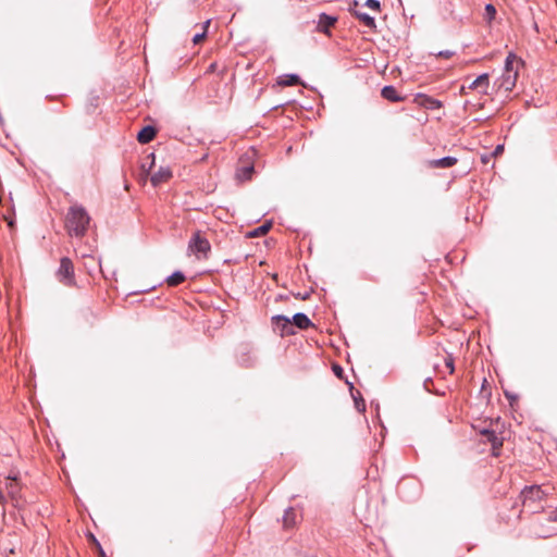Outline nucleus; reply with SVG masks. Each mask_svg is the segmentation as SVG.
<instances>
[{
	"mask_svg": "<svg viewBox=\"0 0 557 557\" xmlns=\"http://www.w3.org/2000/svg\"><path fill=\"white\" fill-rule=\"evenodd\" d=\"M490 85L488 74L478 76L470 85L469 89H481V92L486 95Z\"/></svg>",
	"mask_w": 557,
	"mask_h": 557,
	"instance_id": "14",
	"label": "nucleus"
},
{
	"mask_svg": "<svg viewBox=\"0 0 557 557\" xmlns=\"http://www.w3.org/2000/svg\"><path fill=\"white\" fill-rule=\"evenodd\" d=\"M272 323L280 330L281 336L290 335L294 333L292 329V320L285 315L273 317Z\"/></svg>",
	"mask_w": 557,
	"mask_h": 557,
	"instance_id": "9",
	"label": "nucleus"
},
{
	"mask_svg": "<svg viewBox=\"0 0 557 557\" xmlns=\"http://www.w3.org/2000/svg\"><path fill=\"white\" fill-rule=\"evenodd\" d=\"M500 150H503V147H502V146H498V147L496 148V152H500Z\"/></svg>",
	"mask_w": 557,
	"mask_h": 557,
	"instance_id": "34",
	"label": "nucleus"
},
{
	"mask_svg": "<svg viewBox=\"0 0 557 557\" xmlns=\"http://www.w3.org/2000/svg\"><path fill=\"white\" fill-rule=\"evenodd\" d=\"M337 18L325 13L320 14L317 29L326 35L330 34V28L334 26Z\"/></svg>",
	"mask_w": 557,
	"mask_h": 557,
	"instance_id": "12",
	"label": "nucleus"
},
{
	"mask_svg": "<svg viewBox=\"0 0 557 557\" xmlns=\"http://www.w3.org/2000/svg\"><path fill=\"white\" fill-rule=\"evenodd\" d=\"M295 325L300 330H307L311 325V321L304 313H296L292 319V326Z\"/></svg>",
	"mask_w": 557,
	"mask_h": 557,
	"instance_id": "17",
	"label": "nucleus"
},
{
	"mask_svg": "<svg viewBox=\"0 0 557 557\" xmlns=\"http://www.w3.org/2000/svg\"><path fill=\"white\" fill-rule=\"evenodd\" d=\"M481 434L486 438V442L491 443L493 454L497 456L498 450L503 446V440L499 438L494 431L483 430L481 431Z\"/></svg>",
	"mask_w": 557,
	"mask_h": 557,
	"instance_id": "13",
	"label": "nucleus"
},
{
	"mask_svg": "<svg viewBox=\"0 0 557 557\" xmlns=\"http://www.w3.org/2000/svg\"><path fill=\"white\" fill-rule=\"evenodd\" d=\"M271 227H272V223L271 222H265L261 226L250 231L247 234V237L255 238V237L263 236V235H265L271 230Z\"/></svg>",
	"mask_w": 557,
	"mask_h": 557,
	"instance_id": "19",
	"label": "nucleus"
},
{
	"mask_svg": "<svg viewBox=\"0 0 557 557\" xmlns=\"http://www.w3.org/2000/svg\"><path fill=\"white\" fill-rule=\"evenodd\" d=\"M413 102L422 108L435 110L442 108V102L434 98H431L424 94H418L413 98Z\"/></svg>",
	"mask_w": 557,
	"mask_h": 557,
	"instance_id": "8",
	"label": "nucleus"
},
{
	"mask_svg": "<svg viewBox=\"0 0 557 557\" xmlns=\"http://www.w3.org/2000/svg\"><path fill=\"white\" fill-rule=\"evenodd\" d=\"M461 94H466V87L465 86L461 87Z\"/></svg>",
	"mask_w": 557,
	"mask_h": 557,
	"instance_id": "35",
	"label": "nucleus"
},
{
	"mask_svg": "<svg viewBox=\"0 0 557 557\" xmlns=\"http://www.w3.org/2000/svg\"><path fill=\"white\" fill-rule=\"evenodd\" d=\"M277 83H278V85H282V86H294V85L301 84L300 78L294 74L284 75V76L280 77Z\"/></svg>",
	"mask_w": 557,
	"mask_h": 557,
	"instance_id": "20",
	"label": "nucleus"
},
{
	"mask_svg": "<svg viewBox=\"0 0 557 557\" xmlns=\"http://www.w3.org/2000/svg\"><path fill=\"white\" fill-rule=\"evenodd\" d=\"M5 220H7V222H8V225H9L11 228H13V227H14V221H13V220H11V219H8L7 216H5Z\"/></svg>",
	"mask_w": 557,
	"mask_h": 557,
	"instance_id": "32",
	"label": "nucleus"
},
{
	"mask_svg": "<svg viewBox=\"0 0 557 557\" xmlns=\"http://www.w3.org/2000/svg\"><path fill=\"white\" fill-rule=\"evenodd\" d=\"M253 153L246 154L245 158L240 159L238 168L236 170V178L238 181H248L251 178V175L253 173V164L251 163V158Z\"/></svg>",
	"mask_w": 557,
	"mask_h": 557,
	"instance_id": "5",
	"label": "nucleus"
},
{
	"mask_svg": "<svg viewBox=\"0 0 557 557\" xmlns=\"http://www.w3.org/2000/svg\"><path fill=\"white\" fill-rule=\"evenodd\" d=\"M381 95L384 99L392 101V102H400L404 101L405 98L399 96L396 88L393 86H385L381 90Z\"/></svg>",
	"mask_w": 557,
	"mask_h": 557,
	"instance_id": "16",
	"label": "nucleus"
},
{
	"mask_svg": "<svg viewBox=\"0 0 557 557\" xmlns=\"http://www.w3.org/2000/svg\"><path fill=\"white\" fill-rule=\"evenodd\" d=\"M495 15H496V9L493 4H486L485 5V13H484V18L488 22H491L492 20L495 18Z\"/></svg>",
	"mask_w": 557,
	"mask_h": 557,
	"instance_id": "24",
	"label": "nucleus"
},
{
	"mask_svg": "<svg viewBox=\"0 0 557 557\" xmlns=\"http://www.w3.org/2000/svg\"><path fill=\"white\" fill-rule=\"evenodd\" d=\"M185 281V276L182 272H175L168 277L166 283L169 286H177Z\"/></svg>",
	"mask_w": 557,
	"mask_h": 557,
	"instance_id": "22",
	"label": "nucleus"
},
{
	"mask_svg": "<svg viewBox=\"0 0 557 557\" xmlns=\"http://www.w3.org/2000/svg\"><path fill=\"white\" fill-rule=\"evenodd\" d=\"M519 65L520 60L516 55L509 54L507 57L505 62V71L498 79V88L504 89L505 91H511L513 89L518 78Z\"/></svg>",
	"mask_w": 557,
	"mask_h": 557,
	"instance_id": "2",
	"label": "nucleus"
},
{
	"mask_svg": "<svg viewBox=\"0 0 557 557\" xmlns=\"http://www.w3.org/2000/svg\"><path fill=\"white\" fill-rule=\"evenodd\" d=\"M210 23H211L210 20L206 21L203 26H202V28H203L202 33L201 34H197V35L194 36L193 42L195 45H199V44H201L205 40V38L207 36V30L209 28Z\"/></svg>",
	"mask_w": 557,
	"mask_h": 557,
	"instance_id": "23",
	"label": "nucleus"
},
{
	"mask_svg": "<svg viewBox=\"0 0 557 557\" xmlns=\"http://www.w3.org/2000/svg\"><path fill=\"white\" fill-rule=\"evenodd\" d=\"M148 159H151V162L149 164V168L146 170V164H143L141 168H143V171L147 172V174L149 173V171L152 169V166L154 165V154L151 153L147 157Z\"/></svg>",
	"mask_w": 557,
	"mask_h": 557,
	"instance_id": "29",
	"label": "nucleus"
},
{
	"mask_svg": "<svg viewBox=\"0 0 557 557\" xmlns=\"http://www.w3.org/2000/svg\"><path fill=\"white\" fill-rule=\"evenodd\" d=\"M358 1H352L349 4V12L355 15L361 23H363L367 27L374 29L376 27L375 21L372 16L363 13L362 11L358 10Z\"/></svg>",
	"mask_w": 557,
	"mask_h": 557,
	"instance_id": "6",
	"label": "nucleus"
},
{
	"mask_svg": "<svg viewBox=\"0 0 557 557\" xmlns=\"http://www.w3.org/2000/svg\"><path fill=\"white\" fill-rule=\"evenodd\" d=\"M283 523L285 528H292L296 523V513L293 508L285 511Z\"/></svg>",
	"mask_w": 557,
	"mask_h": 557,
	"instance_id": "21",
	"label": "nucleus"
},
{
	"mask_svg": "<svg viewBox=\"0 0 557 557\" xmlns=\"http://www.w3.org/2000/svg\"><path fill=\"white\" fill-rule=\"evenodd\" d=\"M364 5L373 11H380V2L377 0H367Z\"/></svg>",
	"mask_w": 557,
	"mask_h": 557,
	"instance_id": "26",
	"label": "nucleus"
},
{
	"mask_svg": "<svg viewBox=\"0 0 557 557\" xmlns=\"http://www.w3.org/2000/svg\"><path fill=\"white\" fill-rule=\"evenodd\" d=\"M188 251L198 260H207L211 253V245L206 234L197 230L191 234L188 242Z\"/></svg>",
	"mask_w": 557,
	"mask_h": 557,
	"instance_id": "3",
	"label": "nucleus"
},
{
	"mask_svg": "<svg viewBox=\"0 0 557 557\" xmlns=\"http://www.w3.org/2000/svg\"><path fill=\"white\" fill-rule=\"evenodd\" d=\"M438 58L450 59L455 53L450 50L438 51L434 53Z\"/></svg>",
	"mask_w": 557,
	"mask_h": 557,
	"instance_id": "27",
	"label": "nucleus"
},
{
	"mask_svg": "<svg viewBox=\"0 0 557 557\" xmlns=\"http://www.w3.org/2000/svg\"><path fill=\"white\" fill-rule=\"evenodd\" d=\"M90 541L94 543L99 557H106V554H104L100 543L96 540V537L92 534H90Z\"/></svg>",
	"mask_w": 557,
	"mask_h": 557,
	"instance_id": "25",
	"label": "nucleus"
},
{
	"mask_svg": "<svg viewBox=\"0 0 557 557\" xmlns=\"http://www.w3.org/2000/svg\"><path fill=\"white\" fill-rule=\"evenodd\" d=\"M90 216L82 206H71L65 216V228L71 236L83 237L89 226Z\"/></svg>",
	"mask_w": 557,
	"mask_h": 557,
	"instance_id": "1",
	"label": "nucleus"
},
{
	"mask_svg": "<svg viewBox=\"0 0 557 557\" xmlns=\"http://www.w3.org/2000/svg\"><path fill=\"white\" fill-rule=\"evenodd\" d=\"M7 491L12 499H17L20 486L15 478H7Z\"/></svg>",
	"mask_w": 557,
	"mask_h": 557,
	"instance_id": "18",
	"label": "nucleus"
},
{
	"mask_svg": "<svg viewBox=\"0 0 557 557\" xmlns=\"http://www.w3.org/2000/svg\"><path fill=\"white\" fill-rule=\"evenodd\" d=\"M172 177V171L168 166H161L157 172L151 174L150 182L157 187L162 183L168 182Z\"/></svg>",
	"mask_w": 557,
	"mask_h": 557,
	"instance_id": "10",
	"label": "nucleus"
},
{
	"mask_svg": "<svg viewBox=\"0 0 557 557\" xmlns=\"http://www.w3.org/2000/svg\"><path fill=\"white\" fill-rule=\"evenodd\" d=\"M549 521L557 522V508L549 512Z\"/></svg>",
	"mask_w": 557,
	"mask_h": 557,
	"instance_id": "31",
	"label": "nucleus"
},
{
	"mask_svg": "<svg viewBox=\"0 0 557 557\" xmlns=\"http://www.w3.org/2000/svg\"><path fill=\"white\" fill-rule=\"evenodd\" d=\"M458 160L454 157H445L437 160H429L426 161V166L429 169H447L456 165Z\"/></svg>",
	"mask_w": 557,
	"mask_h": 557,
	"instance_id": "11",
	"label": "nucleus"
},
{
	"mask_svg": "<svg viewBox=\"0 0 557 557\" xmlns=\"http://www.w3.org/2000/svg\"><path fill=\"white\" fill-rule=\"evenodd\" d=\"M333 371L336 376L342 377L343 375V369L338 364L333 366Z\"/></svg>",
	"mask_w": 557,
	"mask_h": 557,
	"instance_id": "30",
	"label": "nucleus"
},
{
	"mask_svg": "<svg viewBox=\"0 0 557 557\" xmlns=\"http://www.w3.org/2000/svg\"><path fill=\"white\" fill-rule=\"evenodd\" d=\"M544 495L545 494L542 491V488L536 485L528 486L521 492V497H522V502H523L524 506L528 504V502H535V500L543 499Z\"/></svg>",
	"mask_w": 557,
	"mask_h": 557,
	"instance_id": "7",
	"label": "nucleus"
},
{
	"mask_svg": "<svg viewBox=\"0 0 557 557\" xmlns=\"http://www.w3.org/2000/svg\"><path fill=\"white\" fill-rule=\"evenodd\" d=\"M445 366L449 369V373H454V359L449 356L445 359Z\"/></svg>",
	"mask_w": 557,
	"mask_h": 557,
	"instance_id": "28",
	"label": "nucleus"
},
{
	"mask_svg": "<svg viewBox=\"0 0 557 557\" xmlns=\"http://www.w3.org/2000/svg\"><path fill=\"white\" fill-rule=\"evenodd\" d=\"M215 67H216V64H215V63H212V64L209 66L208 71H209V72H213V71L215 70Z\"/></svg>",
	"mask_w": 557,
	"mask_h": 557,
	"instance_id": "33",
	"label": "nucleus"
},
{
	"mask_svg": "<svg viewBox=\"0 0 557 557\" xmlns=\"http://www.w3.org/2000/svg\"><path fill=\"white\" fill-rule=\"evenodd\" d=\"M157 135V131L152 126H145L140 129V132L137 134V140L140 144H148L150 143Z\"/></svg>",
	"mask_w": 557,
	"mask_h": 557,
	"instance_id": "15",
	"label": "nucleus"
},
{
	"mask_svg": "<svg viewBox=\"0 0 557 557\" xmlns=\"http://www.w3.org/2000/svg\"><path fill=\"white\" fill-rule=\"evenodd\" d=\"M58 280L65 286L75 284L74 264L70 258H62L57 272Z\"/></svg>",
	"mask_w": 557,
	"mask_h": 557,
	"instance_id": "4",
	"label": "nucleus"
}]
</instances>
